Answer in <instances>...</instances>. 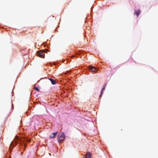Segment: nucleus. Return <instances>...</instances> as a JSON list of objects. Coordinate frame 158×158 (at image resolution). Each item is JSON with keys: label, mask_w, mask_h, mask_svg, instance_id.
I'll return each instance as SVG.
<instances>
[{"label": "nucleus", "mask_w": 158, "mask_h": 158, "mask_svg": "<svg viewBox=\"0 0 158 158\" xmlns=\"http://www.w3.org/2000/svg\"><path fill=\"white\" fill-rule=\"evenodd\" d=\"M57 139L59 143H62L65 138V135L64 132L59 133L57 135Z\"/></svg>", "instance_id": "f257e3e1"}, {"label": "nucleus", "mask_w": 158, "mask_h": 158, "mask_svg": "<svg viewBox=\"0 0 158 158\" xmlns=\"http://www.w3.org/2000/svg\"><path fill=\"white\" fill-rule=\"evenodd\" d=\"M106 84H105L104 85V86H105V87H106Z\"/></svg>", "instance_id": "f8f14e48"}, {"label": "nucleus", "mask_w": 158, "mask_h": 158, "mask_svg": "<svg viewBox=\"0 0 158 158\" xmlns=\"http://www.w3.org/2000/svg\"><path fill=\"white\" fill-rule=\"evenodd\" d=\"M33 36V37H34V38L36 37V34L35 33L34 35L33 36Z\"/></svg>", "instance_id": "9b49d317"}, {"label": "nucleus", "mask_w": 158, "mask_h": 158, "mask_svg": "<svg viewBox=\"0 0 158 158\" xmlns=\"http://www.w3.org/2000/svg\"><path fill=\"white\" fill-rule=\"evenodd\" d=\"M49 79L51 81L52 84L55 85L56 84V82L55 80L52 78H49Z\"/></svg>", "instance_id": "6e6552de"}, {"label": "nucleus", "mask_w": 158, "mask_h": 158, "mask_svg": "<svg viewBox=\"0 0 158 158\" xmlns=\"http://www.w3.org/2000/svg\"><path fill=\"white\" fill-rule=\"evenodd\" d=\"M58 131L54 133H52L51 135H50V137L51 138H54L58 134Z\"/></svg>", "instance_id": "0eeeda50"}, {"label": "nucleus", "mask_w": 158, "mask_h": 158, "mask_svg": "<svg viewBox=\"0 0 158 158\" xmlns=\"http://www.w3.org/2000/svg\"><path fill=\"white\" fill-rule=\"evenodd\" d=\"M91 154L89 152L86 153L85 156H83V158H91Z\"/></svg>", "instance_id": "39448f33"}, {"label": "nucleus", "mask_w": 158, "mask_h": 158, "mask_svg": "<svg viewBox=\"0 0 158 158\" xmlns=\"http://www.w3.org/2000/svg\"><path fill=\"white\" fill-rule=\"evenodd\" d=\"M89 69L92 72L94 73H96L98 71V70L95 67L91 66L89 67Z\"/></svg>", "instance_id": "20e7f679"}, {"label": "nucleus", "mask_w": 158, "mask_h": 158, "mask_svg": "<svg viewBox=\"0 0 158 158\" xmlns=\"http://www.w3.org/2000/svg\"><path fill=\"white\" fill-rule=\"evenodd\" d=\"M13 143V142H12L11 143V144H12Z\"/></svg>", "instance_id": "ddd939ff"}, {"label": "nucleus", "mask_w": 158, "mask_h": 158, "mask_svg": "<svg viewBox=\"0 0 158 158\" xmlns=\"http://www.w3.org/2000/svg\"><path fill=\"white\" fill-rule=\"evenodd\" d=\"M45 50H40L37 52V54L38 56L40 57L44 58L45 57Z\"/></svg>", "instance_id": "7ed1b4c3"}, {"label": "nucleus", "mask_w": 158, "mask_h": 158, "mask_svg": "<svg viewBox=\"0 0 158 158\" xmlns=\"http://www.w3.org/2000/svg\"><path fill=\"white\" fill-rule=\"evenodd\" d=\"M34 89L37 91H39L40 90L37 87H35L34 88Z\"/></svg>", "instance_id": "9d476101"}, {"label": "nucleus", "mask_w": 158, "mask_h": 158, "mask_svg": "<svg viewBox=\"0 0 158 158\" xmlns=\"http://www.w3.org/2000/svg\"><path fill=\"white\" fill-rule=\"evenodd\" d=\"M23 141L24 139L23 138H19L17 135L15 136L14 140L15 143L16 145L17 144V143L19 142H20L21 143L23 142Z\"/></svg>", "instance_id": "f03ea898"}, {"label": "nucleus", "mask_w": 158, "mask_h": 158, "mask_svg": "<svg viewBox=\"0 0 158 158\" xmlns=\"http://www.w3.org/2000/svg\"><path fill=\"white\" fill-rule=\"evenodd\" d=\"M141 11L140 10H135L134 13V15H135L136 16L138 17L140 14Z\"/></svg>", "instance_id": "423d86ee"}, {"label": "nucleus", "mask_w": 158, "mask_h": 158, "mask_svg": "<svg viewBox=\"0 0 158 158\" xmlns=\"http://www.w3.org/2000/svg\"><path fill=\"white\" fill-rule=\"evenodd\" d=\"M105 86H103V88L102 89V91L101 92V95H100V97L101 96V95H102V94L103 91L105 89Z\"/></svg>", "instance_id": "1a4fd4ad"}]
</instances>
